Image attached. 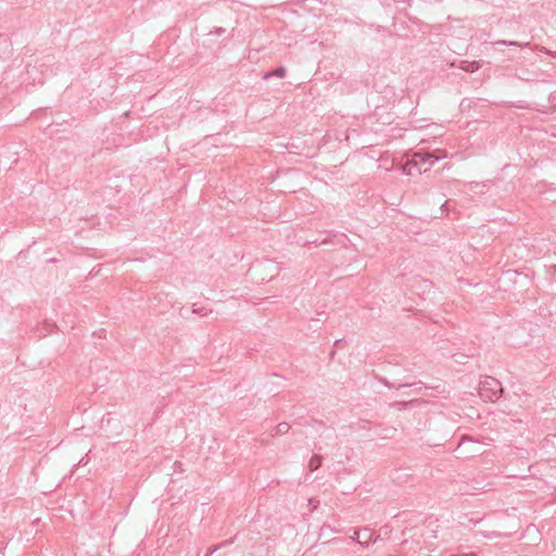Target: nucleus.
<instances>
[{
  "instance_id": "1a4fd4ad",
  "label": "nucleus",
  "mask_w": 556,
  "mask_h": 556,
  "mask_svg": "<svg viewBox=\"0 0 556 556\" xmlns=\"http://www.w3.org/2000/svg\"><path fill=\"white\" fill-rule=\"evenodd\" d=\"M289 429H290L289 424H287V422H280V424L276 427L275 432H276V434H285V433H287V432L289 431Z\"/></svg>"
},
{
  "instance_id": "f03ea898",
  "label": "nucleus",
  "mask_w": 556,
  "mask_h": 556,
  "mask_svg": "<svg viewBox=\"0 0 556 556\" xmlns=\"http://www.w3.org/2000/svg\"><path fill=\"white\" fill-rule=\"evenodd\" d=\"M250 270L261 275L262 280H270L279 273L280 268L271 260H263L253 264Z\"/></svg>"
},
{
  "instance_id": "0eeeda50",
  "label": "nucleus",
  "mask_w": 556,
  "mask_h": 556,
  "mask_svg": "<svg viewBox=\"0 0 556 556\" xmlns=\"http://www.w3.org/2000/svg\"><path fill=\"white\" fill-rule=\"evenodd\" d=\"M286 68L285 67H278L273 72H268L264 74V78L267 79L271 76H277L279 78H283L286 76Z\"/></svg>"
},
{
  "instance_id": "6e6552de",
  "label": "nucleus",
  "mask_w": 556,
  "mask_h": 556,
  "mask_svg": "<svg viewBox=\"0 0 556 556\" xmlns=\"http://www.w3.org/2000/svg\"><path fill=\"white\" fill-rule=\"evenodd\" d=\"M355 535H356V538H358L359 533H358V532H355ZM372 535H374V534H372V532H370L369 530H365V531H364V541H362V540H359V539H357V541H358V543H359V544H362V545H364V544H365V545H368V543H369L370 541H376V539H372Z\"/></svg>"
},
{
  "instance_id": "9b49d317",
  "label": "nucleus",
  "mask_w": 556,
  "mask_h": 556,
  "mask_svg": "<svg viewBox=\"0 0 556 556\" xmlns=\"http://www.w3.org/2000/svg\"><path fill=\"white\" fill-rule=\"evenodd\" d=\"M217 549H218V547H217V546L212 547V548L207 552V554H206L205 556H211V555H212L214 552H216Z\"/></svg>"
},
{
  "instance_id": "423d86ee",
  "label": "nucleus",
  "mask_w": 556,
  "mask_h": 556,
  "mask_svg": "<svg viewBox=\"0 0 556 556\" xmlns=\"http://www.w3.org/2000/svg\"><path fill=\"white\" fill-rule=\"evenodd\" d=\"M321 466V457L314 455L308 462V468L311 471L318 469Z\"/></svg>"
},
{
  "instance_id": "20e7f679",
  "label": "nucleus",
  "mask_w": 556,
  "mask_h": 556,
  "mask_svg": "<svg viewBox=\"0 0 556 556\" xmlns=\"http://www.w3.org/2000/svg\"><path fill=\"white\" fill-rule=\"evenodd\" d=\"M414 169L417 170V165H413V159H410L409 161H407L405 164H403L401 166L402 173L406 176H413Z\"/></svg>"
},
{
  "instance_id": "9d476101",
  "label": "nucleus",
  "mask_w": 556,
  "mask_h": 556,
  "mask_svg": "<svg viewBox=\"0 0 556 556\" xmlns=\"http://www.w3.org/2000/svg\"><path fill=\"white\" fill-rule=\"evenodd\" d=\"M496 45H505V46H523L522 43H518L517 41H507V40H498Z\"/></svg>"
},
{
  "instance_id": "7ed1b4c3",
  "label": "nucleus",
  "mask_w": 556,
  "mask_h": 556,
  "mask_svg": "<svg viewBox=\"0 0 556 556\" xmlns=\"http://www.w3.org/2000/svg\"><path fill=\"white\" fill-rule=\"evenodd\" d=\"M446 157V154L434 155L428 152H416L413 154V165H417V172H427L428 167L422 168L424 165L432 166L435 162Z\"/></svg>"
},
{
  "instance_id": "39448f33",
  "label": "nucleus",
  "mask_w": 556,
  "mask_h": 556,
  "mask_svg": "<svg viewBox=\"0 0 556 556\" xmlns=\"http://www.w3.org/2000/svg\"><path fill=\"white\" fill-rule=\"evenodd\" d=\"M459 67L466 72L472 73L479 68V65L477 62L460 61Z\"/></svg>"
},
{
  "instance_id": "f257e3e1",
  "label": "nucleus",
  "mask_w": 556,
  "mask_h": 556,
  "mask_svg": "<svg viewBox=\"0 0 556 556\" xmlns=\"http://www.w3.org/2000/svg\"><path fill=\"white\" fill-rule=\"evenodd\" d=\"M503 394L501 382L490 376L484 377L479 383V395L484 402H494Z\"/></svg>"
}]
</instances>
